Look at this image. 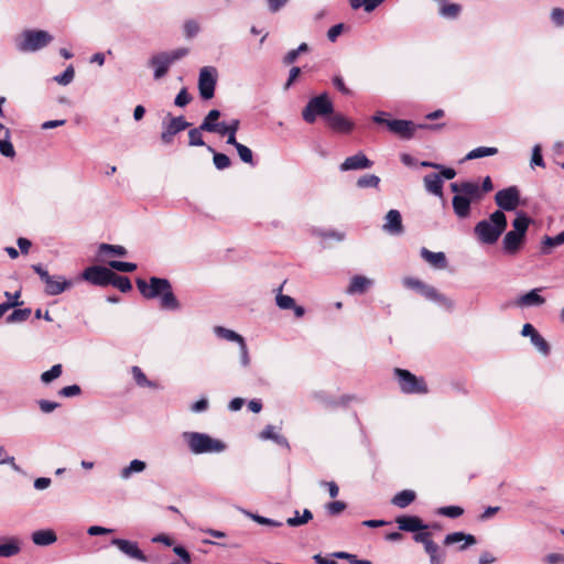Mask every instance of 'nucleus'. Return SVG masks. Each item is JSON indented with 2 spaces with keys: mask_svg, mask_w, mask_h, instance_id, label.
<instances>
[{
  "mask_svg": "<svg viewBox=\"0 0 564 564\" xmlns=\"http://www.w3.org/2000/svg\"><path fill=\"white\" fill-rule=\"evenodd\" d=\"M0 465H9L14 470H20L13 456H9L4 446L0 445Z\"/></svg>",
  "mask_w": 564,
  "mask_h": 564,
  "instance_id": "obj_56",
  "label": "nucleus"
},
{
  "mask_svg": "<svg viewBox=\"0 0 564 564\" xmlns=\"http://www.w3.org/2000/svg\"><path fill=\"white\" fill-rule=\"evenodd\" d=\"M498 153V149L495 147H478L467 153L466 160H475L485 156H492Z\"/></svg>",
  "mask_w": 564,
  "mask_h": 564,
  "instance_id": "obj_36",
  "label": "nucleus"
},
{
  "mask_svg": "<svg viewBox=\"0 0 564 564\" xmlns=\"http://www.w3.org/2000/svg\"><path fill=\"white\" fill-rule=\"evenodd\" d=\"M189 126L184 117H173L169 122H163V131L161 133V140L164 144H171L173 138L178 132L185 130Z\"/></svg>",
  "mask_w": 564,
  "mask_h": 564,
  "instance_id": "obj_12",
  "label": "nucleus"
},
{
  "mask_svg": "<svg viewBox=\"0 0 564 564\" xmlns=\"http://www.w3.org/2000/svg\"><path fill=\"white\" fill-rule=\"evenodd\" d=\"M61 375H62V365L57 364V365H54L50 370L44 371L41 375V380L44 383H50L53 380L57 379Z\"/></svg>",
  "mask_w": 564,
  "mask_h": 564,
  "instance_id": "obj_52",
  "label": "nucleus"
},
{
  "mask_svg": "<svg viewBox=\"0 0 564 564\" xmlns=\"http://www.w3.org/2000/svg\"><path fill=\"white\" fill-rule=\"evenodd\" d=\"M57 536L53 530H37L32 533V541L36 545L46 546L53 544Z\"/></svg>",
  "mask_w": 564,
  "mask_h": 564,
  "instance_id": "obj_26",
  "label": "nucleus"
},
{
  "mask_svg": "<svg viewBox=\"0 0 564 564\" xmlns=\"http://www.w3.org/2000/svg\"><path fill=\"white\" fill-rule=\"evenodd\" d=\"M387 127L392 133H394L403 139L412 138L415 132L414 123L409 120H402V119L390 120V121H387Z\"/></svg>",
  "mask_w": 564,
  "mask_h": 564,
  "instance_id": "obj_16",
  "label": "nucleus"
},
{
  "mask_svg": "<svg viewBox=\"0 0 564 564\" xmlns=\"http://www.w3.org/2000/svg\"><path fill=\"white\" fill-rule=\"evenodd\" d=\"M346 509V503L343 501H333L326 505V510L330 516H337Z\"/></svg>",
  "mask_w": 564,
  "mask_h": 564,
  "instance_id": "obj_60",
  "label": "nucleus"
},
{
  "mask_svg": "<svg viewBox=\"0 0 564 564\" xmlns=\"http://www.w3.org/2000/svg\"><path fill=\"white\" fill-rule=\"evenodd\" d=\"M561 245H564V231H561L554 237L544 236L541 241V253L550 254L553 248Z\"/></svg>",
  "mask_w": 564,
  "mask_h": 564,
  "instance_id": "obj_27",
  "label": "nucleus"
},
{
  "mask_svg": "<svg viewBox=\"0 0 564 564\" xmlns=\"http://www.w3.org/2000/svg\"><path fill=\"white\" fill-rule=\"evenodd\" d=\"M53 40L52 35L43 30H26L22 33L21 40L17 43V48L20 52H35Z\"/></svg>",
  "mask_w": 564,
  "mask_h": 564,
  "instance_id": "obj_7",
  "label": "nucleus"
},
{
  "mask_svg": "<svg viewBox=\"0 0 564 564\" xmlns=\"http://www.w3.org/2000/svg\"><path fill=\"white\" fill-rule=\"evenodd\" d=\"M199 31L198 23L194 20H188L184 24V32L187 37L195 36Z\"/></svg>",
  "mask_w": 564,
  "mask_h": 564,
  "instance_id": "obj_63",
  "label": "nucleus"
},
{
  "mask_svg": "<svg viewBox=\"0 0 564 564\" xmlns=\"http://www.w3.org/2000/svg\"><path fill=\"white\" fill-rule=\"evenodd\" d=\"M21 550L17 539H10L8 542L0 544V557H11L17 555Z\"/></svg>",
  "mask_w": 564,
  "mask_h": 564,
  "instance_id": "obj_35",
  "label": "nucleus"
},
{
  "mask_svg": "<svg viewBox=\"0 0 564 564\" xmlns=\"http://www.w3.org/2000/svg\"><path fill=\"white\" fill-rule=\"evenodd\" d=\"M372 284L373 281L367 276L354 275L346 292L348 294H361L365 293Z\"/></svg>",
  "mask_w": 564,
  "mask_h": 564,
  "instance_id": "obj_23",
  "label": "nucleus"
},
{
  "mask_svg": "<svg viewBox=\"0 0 564 564\" xmlns=\"http://www.w3.org/2000/svg\"><path fill=\"white\" fill-rule=\"evenodd\" d=\"M327 123L330 129L341 133H348L354 129V122L341 113H332L327 117Z\"/></svg>",
  "mask_w": 564,
  "mask_h": 564,
  "instance_id": "obj_20",
  "label": "nucleus"
},
{
  "mask_svg": "<svg viewBox=\"0 0 564 564\" xmlns=\"http://www.w3.org/2000/svg\"><path fill=\"white\" fill-rule=\"evenodd\" d=\"M394 376L401 391L405 394H425L429 392L427 384L423 377H416L405 369L395 368Z\"/></svg>",
  "mask_w": 564,
  "mask_h": 564,
  "instance_id": "obj_6",
  "label": "nucleus"
},
{
  "mask_svg": "<svg viewBox=\"0 0 564 564\" xmlns=\"http://www.w3.org/2000/svg\"><path fill=\"white\" fill-rule=\"evenodd\" d=\"M380 178L375 174L362 175L357 181V186L360 188L378 187Z\"/></svg>",
  "mask_w": 564,
  "mask_h": 564,
  "instance_id": "obj_49",
  "label": "nucleus"
},
{
  "mask_svg": "<svg viewBox=\"0 0 564 564\" xmlns=\"http://www.w3.org/2000/svg\"><path fill=\"white\" fill-rule=\"evenodd\" d=\"M372 166V161H370L362 152H358L355 155L348 156L339 166L341 172L352 171V170H365L370 169Z\"/></svg>",
  "mask_w": 564,
  "mask_h": 564,
  "instance_id": "obj_17",
  "label": "nucleus"
},
{
  "mask_svg": "<svg viewBox=\"0 0 564 564\" xmlns=\"http://www.w3.org/2000/svg\"><path fill=\"white\" fill-rule=\"evenodd\" d=\"M80 393V387L77 384H72L64 387L59 390L58 394L64 398L76 397Z\"/></svg>",
  "mask_w": 564,
  "mask_h": 564,
  "instance_id": "obj_61",
  "label": "nucleus"
},
{
  "mask_svg": "<svg viewBox=\"0 0 564 564\" xmlns=\"http://www.w3.org/2000/svg\"><path fill=\"white\" fill-rule=\"evenodd\" d=\"M247 516L250 517L257 523L262 524V525H270V527H281L282 525V522H279L273 519L265 518V517H262L259 514H254L251 512H247Z\"/></svg>",
  "mask_w": 564,
  "mask_h": 564,
  "instance_id": "obj_55",
  "label": "nucleus"
},
{
  "mask_svg": "<svg viewBox=\"0 0 564 564\" xmlns=\"http://www.w3.org/2000/svg\"><path fill=\"white\" fill-rule=\"evenodd\" d=\"M192 98L187 93L186 88H182L174 99V104L177 107H185L191 102Z\"/></svg>",
  "mask_w": 564,
  "mask_h": 564,
  "instance_id": "obj_59",
  "label": "nucleus"
},
{
  "mask_svg": "<svg viewBox=\"0 0 564 564\" xmlns=\"http://www.w3.org/2000/svg\"><path fill=\"white\" fill-rule=\"evenodd\" d=\"M75 70L72 65L67 66L66 69L61 74L54 77V80L63 86L70 84L74 79Z\"/></svg>",
  "mask_w": 564,
  "mask_h": 564,
  "instance_id": "obj_51",
  "label": "nucleus"
},
{
  "mask_svg": "<svg viewBox=\"0 0 564 564\" xmlns=\"http://www.w3.org/2000/svg\"><path fill=\"white\" fill-rule=\"evenodd\" d=\"M399 529L406 532L426 530L427 525L416 516H401L395 519Z\"/></svg>",
  "mask_w": 564,
  "mask_h": 564,
  "instance_id": "obj_19",
  "label": "nucleus"
},
{
  "mask_svg": "<svg viewBox=\"0 0 564 564\" xmlns=\"http://www.w3.org/2000/svg\"><path fill=\"white\" fill-rule=\"evenodd\" d=\"M149 65L154 70V73H153L154 79L158 80L167 74L172 63H171V59L167 58V52H161L159 54L153 55L149 59Z\"/></svg>",
  "mask_w": 564,
  "mask_h": 564,
  "instance_id": "obj_14",
  "label": "nucleus"
},
{
  "mask_svg": "<svg viewBox=\"0 0 564 564\" xmlns=\"http://www.w3.org/2000/svg\"><path fill=\"white\" fill-rule=\"evenodd\" d=\"M462 7L456 3H442V8L440 10V14L447 19H455L458 17Z\"/></svg>",
  "mask_w": 564,
  "mask_h": 564,
  "instance_id": "obj_44",
  "label": "nucleus"
},
{
  "mask_svg": "<svg viewBox=\"0 0 564 564\" xmlns=\"http://www.w3.org/2000/svg\"><path fill=\"white\" fill-rule=\"evenodd\" d=\"M507 228V217L502 210L494 212L488 219L480 220L474 232L481 243H495Z\"/></svg>",
  "mask_w": 564,
  "mask_h": 564,
  "instance_id": "obj_3",
  "label": "nucleus"
},
{
  "mask_svg": "<svg viewBox=\"0 0 564 564\" xmlns=\"http://www.w3.org/2000/svg\"><path fill=\"white\" fill-rule=\"evenodd\" d=\"M220 117V111L217 109L210 110L207 116L204 118L203 122L200 123V129H204L206 132H212L216 129V124L218 123L217 120Z\"/></svg>",
  "mask_w": 564,
  "mask_h": 564,
  "instance_id": "obj_37",
  "label": "nucleus"
},
{
  "mask_svg": "<svg viewBox=\"0 0 564 564\" xmlns=\"http://www.w3.org/2000/svg\"><path fill=\"white\" fill-rule=\"evenodd\" d=\"M424 185L427 192L434 195H442L443 181L440 174H427L424 176Z\"/></svg>",
  "mask_w": 564,
  "mask_h": 564,
  "instance_id": "obj_28",
  "label": "nucleus"
},
{
  "mask_svg": "<svg viewBox=\"0 0 564 564\" xmlns=\"http://www.w3.org/2000/svg\"><path fill=\"white\" fill-rule=\"evenodd\" d=\"M98 253L100 256L113 254L118 257H124L127 254V249L119 245L100 243L98 247Z\"/></svg>",
  "mask_w": 564,
  "mask_h": 564,
  "instance_id": "obj_39",
  "label": "nucleus"
},
{
  "mask_svg": "<svg viewBox=\"0 0 564 564\" xmlns=\"http://www.w3.org/2000/svg\"><path fill=\"white\" fill-rule=\"evenodd\" d=\"M524 236L516 232V231H508L503 238L502 245L503 249L508 253H514L520 248L521 243L523 242Z\"/></svg>",
  "mask_w": 564,
  "mask_h": 564,
  "instance_id": "obj_25",
  "label": "nucleus"
},
{
  "mask_svg": "<svg viewBox=\"0 0 564 564\" xmlns=\"http://www.w3.org/2000/svg\"><path fill=\"white\" fill-rule=\"evenodd\" d=\"M131 372H132L133 379L135 380V382L139 386L156 388V384L154 382L148 380L147 376L144 375V372L141 370L140 367L133 366L131 369Z\"/></svg>",
  "mask_w": 564,
  "mask_h": 564,
  "instance_id": "obj_43",
  "label": "nucleus"
},
{
  "mask_svg": "<svg viewBox=\"0 0 564 564\" xmlns=\"http://www.w3.org/2000/svg\"><path fill=\"white\" fill-rule=\"evenodd\" d=\"M147 468V464L140 459H133L130 462L128 466L121 469L120 477L122 479H129L133 474H139L144 471Z\"/></svg>",
  "mask_w": 564,
  "mask_h": 564,
  "instance_id": "obj_31",
  "label": "nucleus"
},
{
  "mask_svg": "<svg viewBox=\"0 0 564 564\" xmlns=\"http://www.w3.org/2000/svg\"><path fill=\"white\" fill-rule=\"evenodd\" d=\"M31 313V308H17L7 316L6 322L8 324L24 322L30 317Z\"/></svg>",
  "mask_w": 564,
  "mask_h": 564,
  "instance_id": "obj_42",
  "label": "nucleus"
},
{
  "mask_svg": "<svg viewBox=\"0 0 564 564\" xmlns=\"http://www.w3.org/2000/svg\"><path fill=\"white\" fill-rule=\"evenodd\" d=\"M464 542L463 545L459 546V550H466L468 546L476 544V538L473 534L464 533V532H453L445 536L444 544L451 545L454 543Z\"/></svg>",
  "mask_w": 564,
  "mask_h": 564,
  "instance_id": "obj_22",
  "label": "nucleus"
},
{
  "mask_svg": "<svg viewBox=\"0 0 564 564\" xmlns=\"http://www.w3.org/2000/svg\"><path fill=\"white\" fill-rule=\"evenodd\" d=\"M108 264L111 269L120 272H133L137 269V264L132 262L112 260L109 261Z\"/></svg>",
  "mask_w": 564,
  "mask_h": 564,
  "instance_id": "obj_53",
  "label": "nucleus"
},
{
  "mask_svg": "<svg viewBox=\"0 0 564 564\" xmlns=\"http://www.w3.org/2000/svg\"><path fill=\"white\" fill-rule=\"evenodd\" d=\"M420 294L426 300L435 302L448 311H452L454 307L453 301L446 297L444 294L440 293L434 286L424 283Z\"/></svg>",
  "mask_w": 564,
  "mask_h": 564,
  "instance_id": "obj_18",
  "label": "nucleus"
},
{
  "mask_svg": "<svg viewBox=\"0 0 564 564\" xmlns=\"http://www.w3.org/2000/svg\"><path fill=\"white\" fill-rule=\"evenodd\" d=\"M111 544L117 546L120 552L130 558L148 562V556L140 550L138 543L134 541L116 538L111 540Z\"/></svg>",
  "mask_w": 564,
  "mask_h": 564,
  "instance_id": "obj_13",
  "label": "nucleus"
},
{
  "mask_svg": "<svg viewBox=\"0 0 564 564\" xmlns=\"http://www.w3.org/2000/svg\"><path fill=\"white\" fill-rule=\"evenodd\" d=\"M540 289H533L530 292L521 295L516 301L519 307L541 306L545 303V299L539 294Z\"/></svg>",
  "mask_w": 564,
  "mask_h": 564,
  "instance_id": "obj_21",
  "label": "nucleus"
},
{
  "mask_svg": "<svg viewBox=\"0 0 564 564\" xmlns=\"http://www.w3.org/2000/svg\"><path fill=\"white\" fill-rule=\"evenodd\" d=\"M183 438L187 443L189 451L195 454L221 453L226 449V444L217 438H213L206 433L184 432Z\"/></svg>",
  "mask_w": 564,
  "mask_h": 564,
  "instance_id": "obj_4",
  "label": "nucleus"
},
{
  "mask_svg": "<svg viewBox=\"0 0 564 564\" xmlns=\"http://www.w3.org/2000/svg\"><path fill=\"white\" fill-rule=\"evenodd\" d=\"M217 83V69L213 66H204L199 70L198 90L203 99L208 100L214 97Z\"/></svg>",
  "mask_w": 564,
  "mask_h": 564,
  "instance_id": "obj_9",
  "label": "nucleus"
},
{
  "mask_svg": "<svg viewBox=\"0 0 564 564\" xmlns=\"http://www.w3.org/2000/svg\"><path fill=\"white\" fill-rule=\"evenodd\" d=\"M275 300L276 305L282 310H291L295 304L294 299L290 295L279 294Z\"/></svg>",
  "mask_w": 564,
  "mask_h": 564,
  "instance_id": "obj_57",
  "label": "nucleus"
},
{
  "mask_svg": "<svg viewBox=\"0 0 564 564\" xmlns=\"http://www.w3.org/2000/svg\"><path fill=\"white\" fill-rule=\"evenodd\" d=\"M204 129H200V126L197 128H193L188 131V145L189 147H205V142L203 140L202 132Z\"/></svg>",
  "mask_w": 564,
  "mask_h": 564,
  "instance_id": "obj_45",
  "label": "nucleus"
},
{
  "mask_svg": "<svg viewBox=\"0 0 564 564\" xmlns=\"http://www.w3.org/2000/svg\"><path fill=\"white\" fill-rule=\"evenodd\" d=\"M382 230L392 236H398L403 232L402 217L399 210L390 209L387 213Z\"/></svg>",
  "mask_w": 564,
  "mask_h": 564,
  "instance_id": "obj_15",
  "label": "nucleus"
},
{
  "mask_svg": "<svg viewBox=\"0 0 564 564\" xmlns=\"http://www.w3.org/2000/svg\"><path fill=\"white\" fill-rule=\"evenodd\" d=\"M438 514L448 518H458L464 513V509L458 506H446L438 509Z\"/></svg>",
  "mask_w": 564,
  "mask_h": 564,
  "instance_id": "obj_54",
  "label": "nucleus"
},
{
  "mask_svg": "<svg viewBox=\"0 0 564 564\" xmlns=\"http://www.w3.org/2000/svg\"><path fill=\"white\" fill-rule=\"evenodd\" d=\"M531 344L543 355L549 356L551 348L549 343L539 334L536 333L531 339Z\"/></svg>",
  "mask_w": 564,
  "mask_h": 564,
  "instance_id": "obj_46",
  "label": "nucleus"
},
{
  "mask_svg": "<svg viewBox=\"0 0 564 564\" xmlns=\"http://www.w3.org/2000/svg\"><path fill=\"white\" fill-rule=\"evenodd\" d=\"M531 219L523 213H518L517 217L512 221L513 230L525 237V232L529 228Z\"/></svg>",
  "mask_w": 564,
  "mask_h": 564,
  "instance_id": "obj_38",
  "label": "nucleus"
},
{
  "mask_svg": "<svg viewBox=\"0 0 564 564\" xmlns=\"http://www.w3.org/2000/svg\"><path fill=\"white\" fill-rule=\"evenodd\" d=\"M135 283L143 297L148 300L159 297L161 308L167 311H178L181 308L167 279L152 276L149 283L143 279H137Z\"/></svg>",
  "mask_w": 564,
  "mask_h": 564,
  "instance_id": "obj_1",
  "label": "nucleus"
},
{
  "mask_svg": "<svg viewBox=\"0 0 564 564\" xmlns=\"http://www.w3.org/2000/svg\"><path fill=\"white\" fill-rule=\"evenodd\" d=\"M208 152L213 153V162L217 170H225L231 165V161L228 155L224 153H218L214 150L213 147L206 145Z\"/></svg>",
  "mask_w": 564,
  "mask_h": 564,
  "instance_id": "obj_34",
  "label": "nucleus"
},
{
  "mask_svg": "<svg viewBox=\"0 0 564 564\" xmlns=\"http://www.w3.org/2000/svg\"><path fill=\"white\" fill-rule=\"evenodd\" d=\"M9 138L10 130L6 129V139H0V153L7 158H13L15 155V151Z\"/></svg>",
  "mask_w": 564,
  "mask_h": 564,
  "instance_id": "obj_48",
  "label": "nucleus"
},
{
  "mask_svg": "<svg viewBox=\"0 0 564 564\" xmlns=\"http://www.w3.org/2000/svg\"><path fill=\"white\" fill-rule=\"evenodd\" d=\"M334 111V106L327 93H323L310 99L302 111V117L307 123L315 122L317 116H329Z\"/></svg>",
  "mask_w": 564,
  "mask_h": 564,
  "instance_id": "obj_5",
  "label": "nucleus"
},
{
  "mask_svg": "<svg viewBox=\"0 0 564 564\" xmlns=\"http://www.w3.org/2000/svg\"><path fill=\"white\" fill-rule=\"evenodd\" d=\"M496 204L503 210H514L520 200V193L517 186H510L498 191L495 195Z\"/></svg>",
  "mask_w": 564,
  "mask_h": 564,
  "instance_id": "obj_10",
  "label": "nucleus"
},
{
  "mask_svg": "<svg viewBox=\"0 0 564 564\" xmlns=\"http://www.w3.org/2000/svg\"><path fill=\"white\" fill-rule=\"evenodd\" d=\"M32 269L39 274L40 279L45 283V293L47 295H58L72 286V281L61 275H50L41 264L32 265Z\"/></svg>",
  "mask_w": 564,
  "mask_h": 564,
  "instance_id": "obj_8",
  "label": "nucleus"
},
{
  "mask_svg": "<svg viewBox=\"0 0 564 564\" xmlns=\"http://www.w3.org/2000/svg\"><path fill=\"white\" fill-rule=\"evenodd\" d=\"M451 191L455 193L452 205L455 215L465 219L470 215V205L481 200L479 184L473 181L455 182L451 184Z\"/></svg>",
  "mask_w": 564,
  "mask_h": 564,
  "instance_id": "obj_2",
  "label": "nucleus"
},
{
  "mask_svg": "<svg viewBox=\"0 0 564 564\" xmlns=\"http://www.w3.org/2000/svg\"><path fill=\"white\" fill-rule=\"evenodd\" d=\"M214 333L219 338L226 339L228 341H236V343H238V345H240V344H242L245 341V339H243V337L241 335H239L238 333H236V332H234L231 329L223 327V326H216L214 328Z\"/></svg>",
  "mask_w": 564,
  "mask_h": 564,
  "instance_id": "obj_33",
  "label": "nucleus"
},
{
  "mask_svg": "<svg viewBox=\"0 0 564 564\" xmlns=\"http://www.w3.org/2000/svg\"><path fill=\"white\" fill-rule=\"evenodd\" d=\"M239 127H240V121L238 119H232L228 123V131L226 134L227 135V141H226L227 144L235 145L238 143V141L236 139V133L239 130Z\"/></svg>",
  "mask_w": 564,
  "mask_h": 564,
  "instance_id": "obj_50",
  "label": "nucleus"
},
{
  "mask_svg": "<svg viewBox=\"0 0 564 564\" xmlns=\"http://www.w3.org/2000/svg\"><path fill=\"white\" fill-rule=\"evenodd\" d=\"M413 533H414L413 540L417 543H422L424 545V547L427 545V543H430L432 541L431 533L427 532L426 530H421V531L413 532Z\"/></svg>",
  "mask_w": 564,
  "mask_h": 564,
  "instance_id": "obj_64",
  "label": "nucleus"
},
{
  "mask_svg": "<svg viewBox=\"0 0 564 564\" xmlns=\"http://www.w3.org/2000/svg\"><path fill=\"white\" fill-rule=\"evenodd\" d=\"M260 438L261 440H271L280 446L290 448L288 440L284 436L275 433L273 425H267L260 433Z\"/></svg>",
  "mask_w": 564,
  "mask_h": 564,
  "instance_id": "obj_29",
  "label": "nucleus"
},
{
  "mask_svg": "<svg viewBox=\"0 0 564 564\" xmlns=\"http://www.w3.org/2000/svg\"><path fill=\"white\" fill-rule=\"evenodd\" d=\"M420 253H421V257L426 262H429L432 267H434L436 269H444L447 264L446 256L444 252H433L423 247L421 249Z\"/></svg>",
  "mask_w": 564,
  "mask_h": 564,
  "instance_id": "obj_24",
  "label": "nucleus"
},
{
  "mask_svg": "<svg viewBox=\"0 0 564 564\" xmlns=\"http://www.w3.org/2000/svg\"><path fill=\"white\" fill-rule=\"evenodd\" d=\"M415 492L410 489L398 492L391 500V502L399 508H406L415 500Z\"/></svg>",
  "mask_w": 564,
  "mask_h": 564,
  "instance_id": "obj_30",
  "label": "nucleus"
},
{
  "mask_svg": "<svg viewBox=\"0 0 564 564\" xmlns=\"http://www.w3.org/2000/svg\"><path fill=\"white\" fill-rule=\"evenodd\" d=\"M109 285H113L121 292H128L132 289L131 282L129 278L123 275H118L112 271V276L109 279Z\"/></svg>",
  "mask_w": 564,
  "mask_h": 564,
  "instance_id": "obj_40",
  "label": "nucleus"
},
{
  "mask_svg": "<svg viewBox=\"0 0 564 564\" xmlns=\"http://www.w3.org/2000/svg\"><path fill=\"white\" fill-rule=\"evenodd\" d=\"M110 276H112V271L106 267L100 265L88 267L82 273V278L84 280L98 286L109 285Z\"/></svg>",
  "mask_w": 564,
  "mask_h": 564,
  "instance_id": "obj_11",
  "label": "nucleus"
},
{
  "mask_svg": "<svg viewBox=\"0 0 564 564\" xmlns=\"http://www.w3.org/2000/svg\"><path fill=\"white\" fill-rule=\"evenodd\" d=\"M425 552L429 554L430 564H443L445 561V553L440 550L438 545L432 540L424 547Z\"/></svg>",
  "mask_w": 564,
  "mask_h": 564,
  "instance_id": "obj_32",
  "label": "nucleus"
},
{
  "mask_svg": "<svg viewBox=\"0 0 564 564\" xmlns=\"http://www.w3.org/2000/svg\"><path fill=\"white\" fill-rule=\"evenodd\" d=\"M312 518L313 514L308 509H304L302 516H300L299 511H295L294 517L286 520V524L290 527H299L307 523Z\"/></svg>",
  "mask_w": 564,
  "mask_h": 564,
  "instance_id": "obj_41",
  "label": "nucleus"
},
{
  "mask_svg": "<svg viewBox=\"0 0 564 564\" xmlns=\"http://www.w3.org/2000/svg\"><path fill=\"white\" fill-rule=\"evenodd\" d=\"M402 282L405 288L413 289L419 293L424 284V282H422L421 280L411 276L404 278Z\"/></svg>",
  "mask_w": 564,
  "mask_h": 564,
  "instance_id": "obj_62",
  "label": "nucleus"
},
{
  "mask_svg": "<svg viewBox=\"0 0 564 564\" xmlns=\"http://www.w3.org/2000/svg\"><path fill=\"white\" fill-rule=\"evenodd\" d=\"M234 147L236 148L238 155L243 163L254 165L252 151L247 145L238 142Z\"/></svg>",
  "mask_w": 564,
  "mask_h": 564,
  "instance_id": "obj_47",
  "label": "nucleus"
},
{
  "mask_svg": "<svg viewBox=\"0 0 564 564\" xmlns=\"http://www.w3.org/2000/svg\"><path fill=\"white\" fill-rule=\"evenodd\" d=\"M541 166L544 167V160L541 154V145L535 144L532 149V156H531V166Z\"/></svg>",
  "mask_w": 564,
  "mask_h": 564,
  "instance_id": "obj_58",
  "label": "nucleus"
}]
</instances>
